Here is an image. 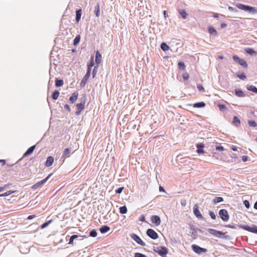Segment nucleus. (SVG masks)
Here are the masks:
<instances>
[{"label": "nucleus", "instance_id": "obj_1", "mask_svg": "<svg viewBox=\"0 0 257 257\" xmlns=\"http://www.w3.org/2000/svg\"><path fill=\"white\" fill-rule=\"evenodd\" d=\"M208 231L210 234L214 236L226 239H229V236L226 234V233L212 228H209Z\"/></svg>", "mask_w": 257, "mask_h": 257}, {"label": "nucleus", "instance_id": "obj_2", "mask_svg": "<svg viewBox=\"0 0 257 257\" xmlns=\"http://www.w3.org/2000/svg\"><path fill=\"white\" fill-rule=\"evenodd\" d=\"M235 6L238 9L243 10L245 12H247L251 13H257V9L254 7L244 5L240 3L236 4Z\"/></svg>", "mask_w": 257, "mask_h": 257}, {"label": "nucleus", "instance_id": "obj_3", "mask_svg": "<svg viewBox=\"0 0 257 257\" xmlns=\"http://www.w3.org/2000/svg\"><path fill=\"white\" fill-rule=\"evenodd\" d=\"M154 250L162 257H166L168 252L167 248L165 246L154 247Z\"/></svg>", "mask_w": 257, "mask_h": 257}, {"label": "nucleus", "instance_id": "obj_4", "mask_svg": "<svg viewBox=\"0 0 257 257\" xmlns=\"http://www.w3.org/2000/svg\"><path fill=\"white\" fill-rule=\"evenodd\" d=\"M239 227L245 230L248 231L249 232L254 233L257 234V226L255 225H252L251 226L247 225H242L240 224Z\"/></svg>", "mask_w": 257, "mask_h": 257}, {"label": "nucleus", "instance_id": "obj_5", "mask_svg": "<svg viewBox=\"0 0 257 257\" xmlns=\"http://www.w3.org/2000/svg\"><path fill=\"white\" fill-rule=\"evenodd\" d=\"M52 174H50L47 177H46L43 180H41L40 182H38L33 185L31 188L33 189H37L39 188H41L43 186V185L48 181V180L50 178V176H51Z\"/></svg>", "mask_w": 257, "mask_h": 257}, {"label": "nucleus", "instance_id": "obj_6", "mask_svg": "<svg viewBox=\"0 0 257 257\" xmlns=\"http://www.w3.org/2000/svg\"><path fill=\"white\" fill-rule=\"evenodd\" d=\"M192 249L195 252L199 254H200L203 252H206L207 251V249L206 248L201 247L196 244H192Z\"/></svg>", "mask_w": 257, "mask_h": 257}, {"label": "nucleus", "instance_id": "obj_7", "mask_svg": "<svg viewBox=\"0 0 257 257\" xmlns=\"http://www.w3.org/2000/svg\"><path fill=\"white\" fill-rule=\"evenodd\" d=\"M219 215L221 219L224 221H226L229 219V215L226 210L222 209L219 210Z\"/></svg>", "mask_w": 257, "mask_h": 257}, {"label": "nucleus", "instance_id": "obj_8", "mask_svg": "<svg viewBox=\"0 0 257 257\" xmlns=\"http://www.w3.org/2000/svg\"><path fill=\"white\" fill-rule=\"evenodd\" d=\"M232 58L234 61L238 63L243 67L246 68L247 67L246 62L244 59H240L237 55L233 56Z\"/></svg>", "mask_w": 257, "mask_h": 257}, {"label": "nucleus", "instance_id": "obj_9", "mask_svg": "<svg viewBox=\"0 0 257 257\" xmlns=\"http://www.w3.org/2000/svg\"><path fill=\"white\" fill-rule=\"evenodd\" d=\"M146 234L149 237L153 239H156L159 237L158 233L151 228H149L147 230Z\"/></svg>", "mask_w": 257, "mask_h": 257}, {"label": "nucleus", "instance_id": "obj_10", "mask_svg": "<svg viewBox=\"0 0 257 257\" xmlns=\"http://www.w3.org/2000/svg\"><path fill=\"white\" fill-rule=\"evenodd\" d=\"M130 236L131 238L133 239L139 244L143 246H146V243L141 239V238L137 234L135 233H132L130 235Z\"/></svg>", "mask_w": 257, "mask_h": 257}, {"label": "nucleus", "instance_id": "obj_11", "mask_svg": "<svg viewBox=\"0 0 257 257\" xmlns=\"http://www.w3.org/2000/svg\"><path fill=\"white\" fill-rule=\"evenodd\" d=\"M193 209L194 214L197 218L199 219H202L203 218V216L199 210V206L197 204H196L194 205Z\"/></svg>", "mask_w": 257, "mask_h": 257}, {"label": "nucleus", "instance_id": "obj_12", "mask_svg": "<svg viewBox=\"0 0 257 257\" xmlns=\"http://www.w3.org/2000/svg\"><path fill=\"white\" fill-rule=\"evenodd\" d=\"M151 221L156 226L160 225L161 224L160 217L158 215L152 216L151 218Z\"/></svg>", "mask_w": 257, "mask_h": 257}, {"label": "nucleus", "instance_id": "obj_13", "mask_svg": "<svg viewBox=\"0 0 257 257\" xmlns=\"http://www.w3.org/2000/svg\"><path fill=\"white\" fill-rule=\"evenodd\" d=\"M84 237H85V236L78 235H76V234L72 235V236H70L68 244H73V241L75 239H77L78 240H81L83 239Z\"/></svg>", "mask_w": 257, "mask_h": 257}, {"label": "nucleus", "instance_id": "obj_14", "mask_svg": "<svg viewBox=\"0 0 257 257\" xmlns=\"http://www.w3.org/2000/svg\"><path fill=\"white\" fill-rule=\"evenodd\" d=\"M54 162V158L52 156H49L45 162V165L46 167H49L52 165Z\"/></svg>", "mask_w": 257, "mask_h": 257}, {"label": "nucleus", "instance_id": "obj_15", "mask_svg": "<svg viewBox=\"0 0 257 257\" xmlns=\"http://www.w3.org/2000/svg\"><path fill=\"white\" fill-rule=\"evenodd\" d=\"M35 146L34 145V146H31V147H30L27 150V151L25 153V154H24V156L23 157H27L28 156H29L30 155H31L32 153H33V152H34L35 149Z\"/></svg>", "mask_w": 257, "mask_h": 257}, {"label": "nucleus", "instance_id": "obj_16", "mask_svg": "<svg viewBox=\"0 0 257 257\" xmlns=\"http://www.w3.org/2000/svg\"><path fill=\"white\" fill-rule=\"evenodd\" d=\"M101 55L99 52L98 51H97L95 54V63L97 65H98L99 63L101 62Z\"/></svg>", "mask_w": 257, "mask_h": 257}, {"label": "nucleus", "instance_id": "obj_17", "mask_svg": "<svg viewBox=\"0 0 257 257\" xmlns=\"http://www.w3.org/2000/svg\"><path fill=\"white\" fill-rule=\"evenodd\" d=\"M90 76V75H89V74H85V75L84 76V77L83 78V79L81 80V82L80 83V86L81 87H84L85 85V84H86L88 79H89Z\"/></svg>", "mask_w": 257, "mask_h": 257}, {"label": "nucleus", "instance_id": "obj_18", "mask_svg": "<svg viewBox=\"0 0 257 257\" xmlns=\"http://www.w3.org/2000/svg\"><path fill=\"white\" fill-rule=\"evenodd\" d=\"M204 146L203 144L200 143L197 145V152L198 154H202L204 153L203 148Z\"/></svg>", "mask_w": 257, "mask_h": 257}, {"label": "nucleus", "instance_id": "obj_19", "mask_svg": "<svg viewBox=\"0 0 257 257\" xmlns=\"http://www.w3.org/2000/svg\"><path fill=\"white\" fill-rule=\"evenodd\" d=\"M110 230V227L107 225H103L99 228V231L102 234L108 232Z\"/></svg>", "mask_w": 257, "mask_h": 257}, {"label": "nucleus", "instance_id": "obj_20", "mask_svg": "<svg viewBox=\"0 0 257 257\" xmlns=\"http://www.w3.org/2000/svg\"><path fill=\"white\" fill-rule=\"evenodd\" d=\"M178 12L183 19H186L188 15L184 9H179Z\"/></svg>", "mask_w": 257, "mask_h": 257}, {"label": "nucleus", "instance_id": "obj_21", "mask_svg": "<svg viewBox=\"0 0 257 257\" xmlns=\"http://www.w3.org/2000/svg\"><path fill=\"white\" fill-rule=\"evenodd\" d=\"M232 123L236 126H238L240 124V121L237 116H234L233 118Z\"/></svg>", "mask_w": 257, "mask_h": 257}, {"label": "nucleus", "instance_id": "obj_22", "mask_svg": "<svg viewBox=\"0 0 257 257\" xmlns=\"http://www.w3.org/2000/svg\"><path fill=\"white\" fill-rule=\"evenodd\" d=\"M78 97V93H73L69 98V101L71 103H74L77 100Z\"/></svg>", "mask_w": 257, "mask_h": 257}, {"label": "nucleus", "instance_id": "obj_23", "mask_svg": "<svg viewBox=\"0 0 257 257\" xmlns=\"http://www.w3.org/2000/svg\"><path fill=\"white\" fill-rule=\"evenodd\" d=\"M82 14L81 9L77 10L76 12V21L78 23L79 22Z\"/></svg>", "mask_w": 257, "mask_h": 257}, {"label": "nucleus", "instance_id": "obj_24", "mask_svg": "<svg viewBox=\"0 0 257 257\" xmlns=\"http://www.w3.org/2000/svg\"><path fill=\"white\" fill-rule=\"evenodd\" d=\"M235 94L237 96L239 97H242L245 96V95H244L243 92L239 89H235Z\"/></svg>", "mask_w": 257, "mask_h": 257}, {"label": "nucleus", "instance_id": "obj_25", "mask_svg": "<svg viewBox=\"0 0 257 257\" xmlns=\"http://www.w3.org/2000/svg\"><path fill=\"white\" fill-rule=\"evenodd\" d=\"M245 51L246 53H247L248 54H249L250 55H253L257 54V52L256 51H254L253 49L250 48H246L245 50Z\"/></svg>", "mask_w": 257, "mask_h": 257}, {"label": "nucleus", "instance_id": "obj_26", "mask_svg": "<svg viewBox=\"0 0 257 257\" xmlns=\"http://www.w3.org/2000/svg\"><path fill=\"white\" fill-rule=\"evenodd\" d=\"M246 88L248 90L257 94V88L255 86L252 85H248L246 86Z\"/></svg>", "mask_w": 257, "mask_h": 257}, {"label": "nucleus", "instance_id": "obj_27", "mask_svg": "<svg viewBox=\"0 0 257 257\" xmlns=\"http://www.w3.org/2000/svg\"><path fill=\"white\" fill-rule=\"evenodd\" d=\"M205 106V103L203 101L197 102L193 104V106L196 108H201L204 107Z\"/></svg>", "mask_w": 257, "mask_h": 257}, {"label": "nucleus", "instance_id": "obj_28", "mask_svg": "<svg viewBox=\"0 0 257 257\" xmlns=\"http://www.w3.org/2000/svg\"><path fill=\"white\" fill-rule=\"evenodd\" d=\"M208 32L212 35L216 36L217 35V31L213 27H209L208 28Z\"/></svg>", "mask_w": 257, "mask_h": 257}, {"label": "nucleus", "instance_id": "obj_29", "mask_svg": "<svg viewBox=\"0 0 257 257\" xmlns=\"http://www.w3.org/2000/svg\"><path fill=\"white\" fill-rule=\"evenodd\" d=\"M223 198L221 197H215L213 200L214 204H217L218 203L222 202L223 201Z\"/></svg>", "mask_w": 257, "mask_h": 257}, {"label": "nucleus", "instance_id": "obj_30", "mask_svg": "<svg viewBox=\"0 0 257 257\" xmlns=\"http://www.w3.org/2000/svg\"><path fill=\"white\" fill-rule=\"evenodd\" d=\"M85 103V101H83V102H81L77 104V105H76L77 108L79 110H80V111H81L84 108Z\"/></svg>", "mask_w": 257, "mask_h": 257}, {"label": "nucleus", "instance_id": "obj_31", "mask_svg": "<svg viewBox=\"0 0 257 257\" xmlns=\"http://www.w3.org/2000/svg\"><path fill=\"white\" fill-rule=\"evenodd\" d=\"M64 84L63 80L62 79H56L55 80V85L56 87H60L62 86Z\"/></svg>", "mask_w": 257, "mask_h": 257}, {"label": "nucleus", "instance_id": "obj_32", "mask_svg": "<svg viewBox=\"0 0 257 257\" xmlns=\"http://www.w3.org/2000/svg\"><path fill=\"white\" fill-rule=\"evenodd\" d=\"M59 94H60V93L58 90H55L53 92L52 95V99L54 100H56L58 98V97L59 95Z\"/></svg>", "mask_w": 257, "mask_h": 257}, {"label": "nucleus", "instance_id": "obj_33", "mask_svg": "<svg viewBox=\"0 0 257 257\" xmlns=\"http://www.w3.org/2000/svg\"><path fill=\"white\" fill-rule=\"evenodd\" d=\"M80 39H81L80 36L79 35H77L74 40L73 45L74 46H77L80 42Z\"/></svg>", "mask_w": 257, "mask_h": 257}, {"label": "nucleus", "instance_id": "obj_34", "mask_svg": "<svg viewBox=\"0 0 257 257\" xmlns=\"http://www.w3.org/2000/svg\"><path fill=\"white\" fill-rule=\"evenodd\" d=\"M161 48L164 51H166L169 49V47L168 46V45L166 43L163 42L161 44Z\"/></svg>", "mask_w": 257, "mask_h": 257}, {"label": "nucleus", "instance_id": "obj_35", "mask_svg": "<svg viewBox=\"0 0 257 257\" xmlns=\"http://www.w3.org/2000/svg\"><path fill=\"white\" fill-rule=\"evenodd\" d=\"M119 212L122 214L126 213L127 211V209L125 206H123L119 207Z\"/></svg>", "mask_w": 257, "mask_h": 257}, {"label": "nucleus", "instance_id": "obj_36", "mask_svg": "<svg viewBox=\"0 0 257 257\" xmlns=\"http://www.w3.org/2000/svg\"><path fill=\"white\" fill-rule=\"evenodd\" d=\"M178 67L180 70H184L185 69V65L183 62L180 61L178 63Z\"/></svg>", "mask_w": 257, "mask_h": 257}, {"label": "nucleus", "instance_id": "obj_37", "mask_svg": "<svg viewBox=\"0 0 257 257\" xmlns=\"http://www.w3.org/2000/svg\"><path fill=\"white\" fill-rule=\"evenodd\" d=\"M248 123L250 127H254L257 126V123L254 120H249L248 121Z\"/></svg>", "mask_w": 257, "mask_h": 257}, {"label": "nucleus", "instance_id": "obj_38", "mask_svg": "<svg viewBox=\"0 0 257 257\" xmlns=\"http://www.w3.org/2000/svg\"><path fill=\"white\" fill-rule=\"evenodd\" d=\"M97 233L95 229H93L90 231L89 236L95 237L97 236Z\"/></svg>", "mask_w": 257, "mask_h": 257}, {"label": "nucleus", "instance_id": "obj_39", "mask_svg": "<svg viewBox=\"0 0 257 257\" xmlns=\"http://www.w3.org/2000/svg\"><path fill=\"white\" fill-rule=\"evenodd\" d=\"M236 75L241 80H245L246 78L244 73H242L241 74L236 73Z\"/></svg>", "mask_w": 257, "mask_h": 257}, {"label": "nucleus", "instance_id": "obj_40", "mask_svg": "<svg viewBox=\"0 0 257 257\" xmlns=\"http://www.w3.org/2000/svg\"><path fill=\"white\" fill-rule=\"evenodd\" d=\"M95 15L96 17H99L100 15V9H99V5L98 4H97V6L95 8Z\"/></svg>", "mask_w": 257, "mask_h": 257}, {"label": "nucleus", "instance_id": "obj_41", "mask_svg": "<svg viewBox=\"0 0 257 257\" xmlns=\"http://www.w3.org/2000/svg\"><path fill=\"white\" fill-rule=\"evenodd\" d=\"M98 65L95 66L92 71V77L94 78L97 72Z\"/></svg>", "mask_w": 257, "mask_h": 257}, {"label": "nucleus", "instance_id": "obj_42", "mask_svg": "<svg viewBox=\"0 0 257 257\" xmlns=\"http://www.w3.org/2000/svg\"><path fill=\"white\" fill-rule=\"evenodd\" d=\"M70 152V149L69 148L65 149L64 151V152H63V154L62 155V157H66L67 156H68L69 155Z\"/></svg>", "mask_w": 257, "mask_h": 257}, {"label": "nucleus", "instance_id": "obj_43", "mask_svg": "<svg viewBox=\"0 0 257 257\" xmlns=\"http://www.w3.org/2000/svg\"><path fill=\"white\" fill-rule=\"evenodd\" d=\"M13 193V191H8L5 192V193L0 194V197L7 196L11 195Z\"/></svg>", "mask_w": 257, "mask_h": 257}, {"label": "nucleus", "instance_id": "obj_44", "mask_svg": "<svg viewBox=\"0 0 257 257\" xmlns=\"http://www.w3.org/2000/svg\"><path fill=\"white\" fill-rule=\"evenodd\" d=\"M52 222V220H50L46 222H45L44 223H43L42 225H41V228L42 229H43V228H45V227H46L51 222Z\"/></svg>", "mask_w": 257, "mask_h": 257}, {"label": "nucleus", "instance_id": "obj_45", "mask_svg": "<svg viewBox=\"0 0 257 257\" xmlns=\"http://www.w3.org/2000/svg\"><path fill=\"white\" fill-rule=\"evenodd\" d=\"M218 106L219 108V110L221 111H223L227 109L226 106L224 104H219Z\"/></svg>", "mask_w": 257, "mask_h": 257}, {"label": "nucleus", "instance_id": "obj_46", "mask_svg": "<svg viewBox=\"0 0 257 257\" xmlns=\"http://www.w3.org/2000/svg\"><path fill=\"white\" fill-rule=\"evenodd\" d=\"M94 65V62L93 60V57H91V60H90L89 63H88L87 66L92 67Z\"/></svg>", "mask_w": 257, "mask_h": 257}, {"label": "nucleus", "instance_id": "obj_47", "mask_svg": "<svg viewBox=\"0 0 257 257\" xmlns=\"http://www.w3.org/2000/svg\"><path fill=\"white\" fill-rule=\"evenodd\" d=\"M209 214L211 218L213 219H215L216 218V215L214 214V213L211 210L209 211Z\"/></svg>", "mask_w": 257, "mask_h": 257}, {"label": "nucleus", "instance_id": "obj_48", "mask_svg": "<svg viewBox=\"0 0 257 257\" xmlns=\"http://www.w3.org/2000/svg\"><path fill=\"white\" fill-rule=\"evenodd\" d=\"M243 204L245 206V207L247 209L249 208L250 207L249 202L247 200H245L243 201Z\"/></svg>", "mask_w": 257, "mask_h": 257}, {"label": "nucleus", "instance_id": "obj_49", "mask_svg": "<svg viewBox=\"0 0 257 257\" xmlns=\"http://www.w3.org/2000/svg\"><path fill=\"white\" fill-rule=\"evenodd\" d=\"M134 257H147L146 255L139 252H136Z\"/></svg>", "mask_w": 257, "mask_h": 257}, {"label": "nucleus", "instance_id": "obj_50", "mask_svg": "<svg viewBox=\"0 0 257 257\" xmlns=\"http://www.w3.org/2000/svg\"><path fill=\"white\" fill-rule=\"evenodd\" d=\"M197 87L199 91H204V90L203 86L200 84H197Z\"/></svg>", "mask_w": 257, "mask_h": 257}, {"label": "nucleus", "instance_id": "obj_51", "mask_svg": "<svg viewBox=\"0 0 257 257\" xmlns=\"http://www.w3.org/2000/svg\"><path fill=\"white\" fill-rule=\"evenodd\" d=\"M228 9L229 11L232 12L237 13L238 12V11L236 9L232 7L229 6Z\"/></svg>", "mask_w": 257, "mask_h": 257}, {"label": "nucleus", "instance_id": "obj_52", "mask_svg": "<svg viewBox=\"0 0 257 257\" xmlns=\"http://www.w3.org/2000/svg\"><path fill=\"white\" fill-rule=\"evenodd\" d=\"M189 77V74L187 73H185L183 74V78L185 80H187L188 79Z\"/></svg>", "mask_w": 257, "mask_h": 257}, {"label": "nucleus", "instance_id": "obj_53", "mask_svg": "<svg viewBox=\"0 0 257 257\" xmlns=\"http://www.w3.org/2000/svg\"><path fill=\"white\" fill-rule=\"evenodd\" d=\"M216 150L219 151H222L224 150V148L222 146H216Z\"/></svg>", "mask_w": 257, "mask_h": 257}, {"label": "nucleus", "instance_id": "obj_54", "mask_svg": "<svg viewBox=\"0 0 257 257\" xmlns=\"http://www.w3.org/2000/svg\"><path fill=\"white\" fill-rule=\"evenodd\" d=\"M123 187H119L115 190V192L117 194H120L122 192Z\"/></svg>", "mask_w": 257, "mask_h": 257}, {"label": "nucleus", "instance_id": "obj_55", "mask_svg": "<svg viewBox=\"0 0 257 257\" xmlns=\"http://www.w3.org/2000/svg\"><path fill=\"white\" fill-rule=\"evenodd\" d=\"M91 67H89L87 66V72L86 74H89L90 75L91 70Z\"/></svg>", "mask_w": 257, "mask_h": 257}, {"label": "nucleus", "instance_id": "obj_56", "mask_svg": "<svg viewBox=\"0 0 257 257\" xmlns=\"http://www.w3.org/2000/svg\"><path fill=\"white\" fill-rule=\"evenodd\" d=\"M64 107L68 112L70 111V110H71L68 104H65Z\"/></svg>", "mask_w": 257, "mask_h": 257}, {"label": "nucleus", "instance_id": "obj_57", "mask_svg": "<svg viewBox=\"0 0 257 257\" xmlns=\"http://www.w3.org/2000/svg\"><path fill=\"white\" fill-rule=\"evenodd\" d=\"M248 160V157L247 156H243L242 157V160L243 162H246Z\"/></svg>", "mask_w": 257, "mask_h": 257}, {"label": "nucleus", "instance_id": "obj_58", "mask_svg": "<svg viewBox=\"0 0 257 257\" xmlns=\"http://www.w3.org/2000/svg\"><path fill=\"white\" fill-rule=\"evenodd\" d=\"M140 221H145V217L144 216V215H142L141 216V217H140Z\"/></svg>", "mask_w": 257, "mask_h": 257}, {"label": "nucleus", "instance_id": "obj_59", "mask_svg": "<svg viewBox=\"0 0 257 257\" xmlns=\"http://www.w3.org/2000/svg\"><path fill=\"white\" fill-rule=\"evenodd\" d=\"M197 234L196 231L194 229H193V231H192V233H191V235H192V236H194V237H195V236H196V235H197V234Z\"/></svg>", "mask_w": 257, "mask_h": 257}, {"label": "nucleus", "instance_id": "obj_60", "mask_svg": "<svg viewBox=\"0 0 257 257\" xmlns=\"http://www.w3.org/2000/svg\"><path fill=\"white\" fill-rule=\"evenodd\" d=\"M181 204L182 206H186V200H182L181 202Z\"/></svg>", "mask_w": 257, "mask_h": 257}, {"label": "nucleus", "instance_id": "obj_61", "mask_svg": "<svg viewBox=\"0 0 257 257\" xmlns=\"http://www.w3.org/2000/svg\"><path fill=\"white\" fill-rule=\"evenodd\" d=\"M35 217V215H30L28 216L27 219L29 220H30V219L34 218Z\"/></svg>", "mask_w": 257, "mask_h": 257}, {"label": "nucleus", "instance_id": "obj_62", "mask_svg": "<svg viewBox=\"0 0 257 257\" xmlns=\"http://www.w3.org/2000/svg\"><path fill=\"white\" fill-rule=\"evenodd\" d=\"M226 26H227V25L225 23H222L221 24V28L222 29L226 27Z\"/></svg>", "mask_w": 257, "mask_h": 257}, {"label": "nucleus", "instance_id": "obj_63", "mask_svg": "<svg viewBox=\"0 0 257 257\" xmlns=\"http://www.w3.org/2000/svg\"><path fill=\"white\" fill-rule=\"evenodd\" d=\"M226 226L229 228H235V226L233 225L229 224V225H227Z\"/></svg>", "mask_w": 257, "mask_h": 257}, {"label": "nucleus", "instance_id": "obj_64", "mask_svg": "<svg viewBox=\"0 0 257 257\" xmlns=\"http://www.w3.org/2000/svg\"><path fill=\"white\" fill-rule=\"evenodd\" d=\"M253 207L255 209L257 210V200H256V201L255 202V203L254 204V206H253Z\"/></svg>", "mask_w": 257, "mask_h": 257}]
</instances>
